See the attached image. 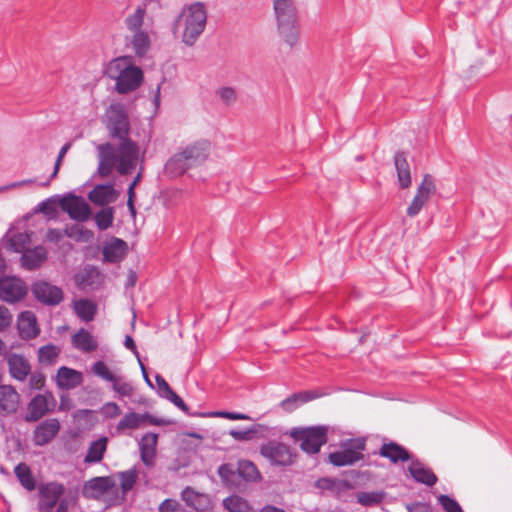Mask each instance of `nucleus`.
Masks as SVG:
<instances>
[{
  "label": "nucleus",
  "mask_w": 512,
  "mask_h": 512,
  "mask_svg": "<svg viewBox=\"0 0 512 512\" xmlns=\"http://www.w3.org/2000/svg\"><path fill=\"white\" fill-rule=\"evenodd\" d=\"M98 173L109 176L115 168L120 175L130 174L138 164L139 146L129 139L119 140L117 147L111 143L99 145Z\"/></svg>",
  "instance_id": "nucleus-1"
},
{
  "label": "nucleus",
  "mask_w": 512,
  "mask_h": 512,
  "mask_svg": "<svg viewBox=\"0 0 512 512\" xmlns=\"http://www.w3.org/2000/svg\"><path fill=\"white\" fill-rule=\"evenodd\" d=\"M105 75L115 81V91L127 94L137 90L144 81L142 69L135 65L132 56L112 59L105 67Z\"/></svg>",
  "instance_id": "nucleus-2"
},
{
  "label": "nucleus",
  "mask_w": 512,
  "mask_h": 512,
  "mask_svg": "<svg viewBox=\"0 0 512 512\" xmlns=\"http://www.w3.org/2000/svg\"><path fill=\"white\" fill-rule=\"evenodd\" d=\"M207 24V10L202 2H195L183 7L175 21L174 31L182 28V41L192 46L204 32Z\"/></svg>",
  "instance_id": "nucleus-3"
},
{
  "label": "nucleus",
  "mask_w": 512,
  "mask_h": 512,
  "mask_svg": "<svg viewBox=\"0 0 512 512\" xmlns=\"http://www.w3.org/2000/svg\"><path fill=\"white\" fill-rule=\"evenodd\" d=\"M274 13L281 38L293 47L299 39L298 11L293 0H275Z\"/></svg>",
  "instance_id": "nucleus-4"
},
{
  "label": "nucleus",
  "mask_w": 512,
  "mask_h": 512,
  "mask_svg": "<svg viewBox=\"0 0 512 512\" xmlns=\"http://www.w3.org/2000/svg\"><path fill=\"white\" fill-rule=\"evenodd\" d=\"M259 453L271 466L281 468L294 465L298 457L296 449L275 439L262 443Z\"/></svg>",
  "instance_id": "nucleus-5"
},
{
  "label": "nucleus",
  "mask_w": 512,
  "mask_h": 512,
  "mask_svg": "<svg viewBox=\"0 0 512 512\" xmlns=\"http://www.w3.org/2000/svg\"><path fill=\"white\" fill-rule=\"evenodd\" d=\"M328 429L325 426H313L306 428H293L289 435L300 442V448L309 455L318 454L321 447L327 443Z\"/></svg>",
  "instance_id": "nucleus-6"
},
{
  "label": "nucleus",
  "mask_w": 512,
  "mask_h": 512,
  "mask_svg": "<svg viewBox=\"0 0 512 512\" xmlns=\"http://www.w3.org/2000/svg\"><path fill=\"white\" fill-rule=\"evenodd\" d=\"M106 118L111 138L118 139V141L129 139L130 122L122 104H111L106 111Z\"/></svg>",
  "instance_id": "nucleus-7"
},
{
  "label": "nucleus",
  "mask_w": 512,
  "mask_h": 512,
  "mask_svg": "<svg viewBox=\"0 0 512 512\" xmlns=\"http://www.w3.org/2000/svg\"><path fill=\"white\" fill-rule=\"evenodd\" d=\"M365 441L349 439L341 444V450L329 454V462L337 467L350 466L363 459Z\"/></svg>",
  "instance_id": "nucleus-8"
},
{
  "label": "nucleus",
  "mask_w": 512,
  "mask_h": 512,
  "mask_svg": "<svg viewBox=\"0 0 512 512\" xmlns=\"http://www.w3.org/2000/svg\"><path fill=\"white\" fill-rule=\"evenodd\" d=\"M436 190L437 186L435 178L430 174H425L416 189L415 196L407 207V216L411 218L416 217L428 203L430 198L436 193Z\"/></svg>",
  "instance_id": "nucleus-9"
},
{
  "label": "nucleus",
  "mask_w": 512,
  "mask_h": 512,
  "mask_svg": "<svg viewBox=\"0 0 512 512\" xmlns=\"http://www.w3.org/2000/svg\"><path fill=\"white\" fill-rule=\"evenodd\" d=\"M144 423L155 426H165L172 423V421L164 418L155 417L148 412L138 414L136 412L126 413L116 425V431L123 433L126 430H136Z\"/></svg>",
  "instance_id": "nucleus-10"
},
{
  "label": "nucleus",
  "mask_w": 512,
  "mask_h": 512,
  "mask_svg": "<svg viewBox=\"0 0 512 512\" xmlns=\"http://www.w3.org/2000/svg\"><path fill=\"white\" fill-rule=\"evenodd\" d=\"M59 205L71 219L77 221H86L91 215V209L86 201L71 193L60 199Z\"/></svg>",
  "instance_id": "nucleus-11"
},
{
  "label": "nucleus",
  "mask_w": 512,
  "mask_h": 512,
  "mask_svg": "<svg viewBox=\"0 0 512 512\" xmlns=\"http://www.w3.org/2000/svg\"><path fill=\"white\" fill-rule=\"evenodd\" d=\"M32 293L38 301L50 306L58 305L63 299L62 289L46 281L35 282Z\"/></svg>",
  "instance_id": "nucleus-12"
},
{
  "label": "nucleus",
  "mask_w": 512,
  "mask_h": 512,
  "mask_svg": "<svg viewBox=\"0 0 512 512\" xmlns=\"http://www.w3.org/2000/svg\"><path fill=\"white\" fill-rule=\"evenodd\" d=\"M27 293L25 283L15 277H6L0 280V299L14 303L21 300Z\"/></svg>",
  "instance_id": "nucleus-13"
},
{
  "label": "nucleus",
  "mask_w": 512,
  "mask_h": 512,
  "mask_svg": "<svg viewBox=\"0 0 512 512\" xmlns=\"http://www.w3.org/2000/svg\"><path fill=\"white\" fill-rule=\"evenodd\" d=\"M55 405V399L52 394H37L28 404L26 419L28 421H37L41 419L50 407Z\"/></svg>",
  "instance_id": "nucleus-14"
},
{
  "label": "nucleus",
  "mask_w": 512,
  "mask_h": 512,
  "mask_svg": "<svg viewBox=\"0 0 512 512\" xmlns=\"http://www.w3.org/2000/svg\"><path fill=\"white\" fill-rule=\"evenodd\" d=\"M60 430V422L55 418L46 419L34 430L33 442L37 446L50 443Z\"/></svg>",
  "instance_id": "nucleus-15"
},
{
  "label": "nucleus",
  "mask_w": 512,
  "mask_h": 512,
  "mask_svg": "<svg viewBox=\"0 0 512 512\" xmlns=\"http://www.w3.org/2000/svg\"><path fill=\"white\" fill-rule=\"evenodd\" d=\"M20 404V395L11 385H0V415L15 413Z\"/></svg>",
  "instance_id": "nucleus-16"
},
{
  "label": "nucleus",
  "mask_w": 512,
  "mask_h": 512,
  "mask_svg": "<svg viewBox=\"0 0 512 512\" xmlns=\"http://www.w3.org/2000/svg\"><path fill=\"white\" fill-rule=\"evenodd\" d=\"M181 499L187 506L199 512H206L211 508L209 496L207 494L197 492L189 486L181 492Z\"/></svg>",
  "instance_id": "nucleus-17"
},
{
  "label": "nucleus",
  "mask_w": 512,
  "mask_h": 512,
  "mask_svg": "<svg viewBox=\"0 0 512 512\" xmlns=\"http://www.w3.org/2000/svg\"><path fill=\"white\" fill-rule=\"evenodd\" d=\"M83 382V375L81 372L62 366L57 370L56 384L62 390H71Z\"/></svg>",
  "instance_id": "nucleus-18"
},
{
  "label": "nucleus",
  "mask_w": 512,
  "mask_h": 512,
  "mask_svg": "<svg viewBox=\"0 0 512 512\" xmlns=\"http://www.w3.org/2000/svg\"><path fill=\"white\" fill-rule=\"evenodd\" d=\"M118 192L113 184L96 185L88 194V198L96 205L104 206L117 200Z\"/></svg>",
  "instance_id": "nucleus-19"
},
{
  "label": "nucleus",
  "mask_w": 512,
  "mask_h": 512,
  "mask_svg": "<svg viewBox=\"0 0 512 512\" xmlns=\"http://www.w3.org/2000/svg\"><path fill=\"white\" fill-rule=\"evenodd\" d=\"M7 363L10 375L18 380L24 381L31 372L29 361L22 355L11 353L7 356Z\"/></svg>",
  "instance_id": "nucleus-20"
},
{
  "label": "nucleus",
  "mask_w": 512,
  "mask_h": 512,
  "mask_svg": "<svg viewBox=\"0 0 512 512\" xmlns=\"http://www.w3.org/2000/svg\"><path fill=\"white\" fill-rule=\"evenodd\" d=\"M408 471L412 478L418 483H422L427 486H433L437 482V476L433 473V471L418 459H412L410 461Z\"/></svg>",
  "instance_id": "nucleus-21"
},
{
  "label": "nucleus",
  "mask_w": 512,
  "mask_h": 512,
  "mask_svg": "<svg viewBox=\"0 0 512 512\" xmlns=\"http://www.w3.org/2000/svg\"><path fill=\"white\" fill-rule=\"evenodd\" d=\"M315 486L324 491L331 492L336 497H342L345 493L353 489V485L348 480L335 478H320L315 482Z\"/></svg>",
  "instance_id": "nucleus-22"
},
{
  "label": "nucleus",
  "mask_w": 512,
  "mask_h": 512,
  "mask_svg": "<svg viewBox=\"0 0 512 512\" xmlns=\"http://www.w3.org/2000/svg\"><path fill=\"white\" fill-rule=\"evenodd\" d=\"M125 40L127 47H131L138 57L145 56L151 46L150 36L146 30L130 33L126 35Z\"/></svg>",
  "instance_id": "nucleus-23"
},
{
  "label": "nucleus",
  "mask_w": 512,
  "mask_h": 512,
  "mask_svg": "<svg viewBox=\"0 0 512 512\" xmlns=\"http://www.w3.org/2000/svg\"><path fill=\"white\" fill-rule=\"evenodd\" d=\"M18 330L22 338L33 339L38 336L39 328L37 326L36 316L31 311H24L18 317Z\"/></svg>",
  "instance_id": "nucleus-24"
},
{
  "label": "nucleus",
  "mask_w": 512,
  "mask_h": 512,
  "mask_svg": "<svg viewBox=\"0 0 512 512\" xmlns=\"http://www.w3.org/2000/svg\"><path fill=\"white\" fill-rule=\"evenodd\" d=\"M127 243L120 238H113L103 247L104 260L110 263L121 261L127 253Z\"/></svg>",
  "instance_id": "nucleus-25"
},
{
  "label": "nucleus",
  "mask_w": 512,
  "mask_h": 512,
  "mask_svg": "<svg viewBox=\"0 0 512 512\" xmlns=\"http://www.w3.org/2000/svg\"><path fill=\"white\" fill-rule=\"evenodd\" d=\"M379 455L393 463L411 461L413 459L403 446L395 442L384 443L379 450Z\"/></svg>",
  "instance_id": "nucleus-26"
},
{
  "label": "nucleus",
  "mask_w": 512,
  "mask_h": 512,
  "mask_svg": "<svg viewBox=\"0 0 512 512\" xmlns=\"http://www.w3.org/2000/svg\"><path fill=\"white\" fill-rule=\"evenodd\" d=\"M109 439L106 436H101L96 440H93L87 449L84 457L85 464H97L100 463L104 454L107 451Z\"/></svg>",
  "instance_id": "nucleus-27"
},
{
  "label": "nucleus",
  "mask_w": 512,
  "mask_h": 512,
  "mask_svg": "<svg viewBox=\"0 0 512 512\" xmlns=\"http://www.w3.org/2000/svg\"><path fill=\"white\" fill-rule=\"evenodd\" d=\"M210 151V142L207 140H200L191 145H188L183 152L193 166L201 164L206 160Z\"/></svg>",
  "instance_id": "nucleus-28"
},
{
  "label": "nucleus",
  "mask_w": 512,
  "mask_h": 512,
  "mask_svg": "<svg viewBox=\"0 0 512 512\" xmlns=\"http://www.w3.org/2000/svg\"><path fill=\"white\" fill-rule=\"evenodd\" d=\"M158 435L156 433H146L142 436L139 447L141 460L146 466H151L156 453Z\"/></svg>",
  "instance_id": "nucleus-29"
},
{
  "label": "nucleus",
  "mask_w": 512,
  "mask_h": 512,
  "mask_svg": "<svg viewBox=\"0 0 512 512\" xmlns=\"http://www.w3.org/2000/svg\"><path fill=\"white\" fill-rule=\"evenodd\" d=\"M394 164L397 171L399 188H409L412 183V178L406 155L403 152H397L394 156Z\"/></svg>",
  "instance_id": "nucleus-30"
},
{
  "label": "nucleus",
  "mask_w": 512,
  "mask_h": 512,
  "mask_svg": "<svg viewBox=\"0 0 512 512\" xmlns=\"http://www.w3.org/2000/svg\"><path fill=\"white\" fill-rule=\"evenodd\" d=\"M46 259L47 251L43 246L27 249L21 256L22 266L27 270H35L39 268Z\"/></svg>",
  "instance_id": "nucleus-31"
},
{
  "label": "nucleus",
  "mask_w": 512,
  "mask_h": 512,
  "mask_svg": "<svg viewBox=\"0 0 512 512\" xmlns=\"http://www.w3.org/2000/svg\"><path fill=\"white\" fill-rule=\"evenodd\" d=\"M64 492V485L57 482H50L40 487V495L47 509H52Z\"/></svg>",
  "instance_id": "nucleus-32"
},
{
  "label": "nucleus",
  "mask_w": 512,
  "mask_h": 512,
  "mask_svg": "<svg viewBox=\"0 0 512 512\" xmlns=\"http://www.w3.org/2000/svg\"><path fill=\"white\" fill-rule=\"evenodd\" d=\"M193 167L183 151L174 154L166 163L165 169L171 176H180Z\"/></svg>",
  "instance_id": "nucleus-33"
},
{
  "label": "nucleus",
  "mask_w": 512,
  "mask_h": 512,
  "mask_svg": "<svg viewBox=\"0 0 512 512\" xmlns=\"http://www.w3.org/2000/svg\"><path fill=\"white\" fill-rule=\"evenodd\" d=\"M72 344L76 349L86 353L92 352L98 347L96 338L84 328L72 336Z\"/></svg>",
  "instance_id": "nucleus-34"
},
{
  "label": "nucleus",
  "mask_w": 512,
  "mask_h": 512,
  "mask_svg": "<svg viewBox=\"0 0 512 512\" xmlns=\"http://www.w3.org/2000/svg\"><path fill=\"white\" fill-rule=\"evenodd\" d=\"M73 309L76 315L85 322L92 321L97 312L96 304L88 299L75 300L73 302Z\"/></svg>",
  "instance_id": "nucleus-35"
},
{
  "label": "nucleus",
  "mask_w": 512,
  "mask_h": 512,
  "mask_svg": "<svg viewBox=\"0 0 512 512\" xmlns=\"http://www.w3.org/2000/svg\"><path fill=\"white\" fill-rule=\"evenodd\" d=\"M145 15H146L145 6H138L131 15H129L125 18V20H124L125 27L129 31V33L144 30L142 27L144 24Z\"/></svg>",
  "instance_id": "nucleus-36"
},
{
  "label": "nucleus",
  "mask_w": 512,
  "mask_h": 512,
  "mask_svg": "<svg viewBox=\"0 0 512 512\" xmlns=\"http://www.w3.org/2000/svg\"><path fill=\"white\" fill-rule=\"evenodd\" d=\"M14 473L25 489L28 491H33L35 489L36 483L28 465L25 463H19L15 467Z\"/></svg>",
  "instance_id": "nucleus-37"
},
{
  "label": "nucleus",
  "mask_w": 512,
  "mask_h": 512,
  "mask_svg": "<svg viewBox=\"0 0 512 512\" xmlns=\"http://www.w3.org/2000/svg\"><path fill=\"white\" fill-rule=\"evenodd\" d=\"M237 472L245 481H256L261 478V474L257 466L249 460L239 461Z\"/></svg>",
  "instance_id": "nucleus-38"
},
{
  "label": "nucleus",
  "mask_w": 512,
  "mask_h": 512,
  "mask_svg": "<svg viewBox=\"0 0 512 512\" xmlns=\"http://www.w3.org/2000/svg\"><path fill=\"white\" fill-rule=\"evenodd\" d=\"M223 506L229 512H250V506L247 501L237 495L224 499Z\"/></svg>",
  "instance_id": "nucleus-39"
},
{
  "label": "nucleus",
  "mask_w": 512,
  "mask_h": 512,
  "mask_svg": "<svg viewBox=\"0 0 512 512\" xmlns=\"http://www.w3.org/2000/svg\"><path fill=\"white\" fill-rule=\"evenodd\" d=\"M316 396L310 392H302V393H295L292 396L286 398L281 402V406L286 411H292L297 407V402L305 403L312 399H314Z\"/></svg>",
  "instance_id": "nucleus-40"
},
{
  "label": "nucleus",
  "mask_w": 512,
  "mask_h": 512,
  "mask_svg": "<svg viewBox=\"0 0 512 512\" xmlns=\"http://www.w3.org/2000/svg\"><path fill=\"white\" fill-rule=\"evenodd\" d=\"M138 478L136 467L119 473L120 487L123 493L130 491L135 485Z\"/></svg>",
  "instance_id": "nucleus-41"
},
{
  "label": "nucleus",
  "mask_w": 512,
  "mask_h": 512,
  "mask_svg": "<svg viewBox=\"0 0 512 512\" xmlns=\"http://www.w3.org/2000/svg\"><path fill=\"white\" fill-rule=\"evenodd\" d=\"M114 219V209L112 207L104 208L95 215V222L100 230H106L112 226Z\"/></svg>",
  "instance_id": "nucleus-42"
},
{
  "label": "nucleus",
  "mask_w": 512,
  "mask_h": 512,
  "mask_svg": "<svg viewBox=\"0 0 512 512\" xmlns=\"http://www.w3.org/2000/svg\"><path fill=\"white\" fill-rule=\"evenodd\" d=\"M112 388L113 390L120 396V397H130L132 396L134 392L133 385L126 381L121 376H116L115 380L112 382Z\"/></svg>",
  "instance_id": "nucleus-43"
},
{
  "label": "nucleus",
  "mask_w": 512,
  "mask_h": 512,
  "mask_svg": "<svg viewBox=\"0 0 512 512\" xmlns=\"http://www.w3.org/2000/svg\"><path fill=\"white\" fill-rule=\"evenodd\" d=\"M384 499V493L372 492H359L357 494V501L363 506H373L381 503Z\"/></svg>",
  "instance_id": "nucleus-44"
},
{
  "label": "nucleus",
  "mask_w": 512,
  "mask_h": 512,
  "mask_svg": "<svg viewBox=\"0 0 512 512\" xmlns=\"http://www.w3.org/2000/svg\"><path fill=\"white\" fill-rule=\"evenodd\" d=\"M59 348L49 344L41 347L38 351V358L41 363L51 364L59 355Z\"/></svg>",
  "instance_id": "nucleus-45"
},
{
  "label": "nucleus",
  "mask_w": 512,
  "mask_h": 512,
  "mask_svg": "<svg viewBox=\"0 0 512 512\" xmlns=\"http://www.w3.org/2000/svg\"><path fill=\"white\" fill-rule=\"evenodd\" d=\"M86 487L105 493L113 487V481L109 477H95L87 482Z\"/></svg>",
  "instance_id": "nucleus-46"
},
{
  "label": "nucleus",
  "mask_w": 512,
  "mask_h": 512,
  "mask_svg": "<svg viewBox=\"0 0 512 512\" xmlns=\"http://www.w3.org/2000/svg\"><path fill=\"white\" fill-rule=\"evenodd\" d=\"M99 272L93 267L85 268L84 271L78 273L75 277L77 284L87 287L93 284L92 278L97 277Z\"/></svg>",
  "instance_id": "nucleus-47"
},
{
  "label": "nucleus",
  "mask_w": 512,
  "mask_h": 512,
  "mask_svg": "<svg viewBox=\"0 0 512 512\" xmlns=\"http://www.w3.org/2000/svg\"><path fill=\"white\" fill-rule=\"evenodd\" d=\"M92 372L106 380V381H109V382H112L113 380H115L116 378V375H114L108 368V366L103 362V361H97L93 364L92 368H91Z\"/></svg>",
  "instance_id": "nucleus-48"
},
{
  "label": "nucleus",
  "mask_w": 512,
  "mask_h": 512,
  "mask_svg": "<svg viewBox=\"0 0 512 512\" xmlns=\"http://www.w3.org/2000/svg\"><path fill=\"white\" fill-rule=\"evenodd\" d=\"M73 234V228L65 230L51 228L47 231L46 240L52 243H58L64 236L72 237Z\"/></svg>",
  "instance_id": "nucleus-49"
},
{
  "label": "nucleus",
  "mask_w": 512,
  "mask_h": 512,
  "mask_svg": "<svg viewBox=\"0 0 512 512\" xmlns=\"http://www.w3.org/2000/svg\"><path fill=\"white\" fill-rule=\"evenodd\" d=\"M100 413L106 419H115L121 414V409L115 402H107L101 407Z\"/></svg>",
  "instance_id": "nucleus-50"
},
{
  "label": "nucleus",
  "mask_w": 512,
  "mask_h": 512,
  "mask_svg": "<svg viewBox=\"0 0 512 512\" xmlns=\"http://www.w3.org/2000/svg\"><path fill=\"white\" fill-rule=\"evenodd\" d=\"M256 432L257 429L255 427H252L244 430L232 429L230 430L229 434L233 439L237 441H249L254 437Z\"/></svg>",
  "instance_id": "nucleus-51"
},
{
  "label": "nucleus",
  "mask_w": 512,
  "mask_h": 512,
  "mask_svg": "<svg viewBox=\"0 0 512 512\" xmlns=\"http://www.w3.org/2000/svg\"><path fill=\"white\" fill-rule=\"evenodd\" d=\"M438 500L446 512H463L458 502L447 495H440Z\"/></svg>",
  "instance_id": "nucleus-52"
},
{
  "label": "nucleus",
  "mask_w": 512,
  "mask_h": 512,
  "mask_svg": "<svg viewBox=\"0 0 512 512\" xmlns=\"http://www.w3.org/2000/svg\"><path fill=\"white\" fill-rule=\"evenodd\" d=\"M70 147H71V143L70 142H68V143H66V144H64L62 146V148L59 151L58 157L56 159L53 173L51 174L50 178L46 182H43V183L40 184L41 186H48L50 184L51 179L56 177V175H57V173L59 171V167H60L61 161L64 158V156L66 155V153L68 152V150L70 149Z\"/></svg>",
  "instance_id": "nucleus-53"
},
{
  "label": "nucleus",
  "mask_w": 512,
  "mask_h": 512,
  "mask_svg": "<svg viewBox=\"0 0 512 512\" xmlns=\"http://www.w3.org/2000/svg\"><path fill=\"white\" fill-rule=\"evenodd\" d=\"M159 512H186V510L177 500L166 499L160 504Z\"/></svg>",
  "instance_id": "nucleus-54"
},
{
  "label": "nucleus",
  "mask_w": 512,
  "mask_h": 512,
  "mask_svg": "<svg viewBox=\"0 0 512 512\" xmlns=\"http://www.w3.org/2000/svg\"><path fill=\"white\" fill-rule=\"evenodd\" d=\"M155 380L158 386V394L160 397H168L173 392L167 381L161 375L157 374L155 376Z\"/></svg>",
  "instance_id": "nucleus-55"
},
{
  "label": "nucleus",
  "mask_w": 512,
  "mask_h": 512,
  "mask_svg": "<svg viewBox=\"0 0 512 512\" xmlns=\"http://www.w3.org/2000/svg\"><path fill=\"white\" fill-rule=\"evenodd\" d=\"M12 323V315L8 308L0 306V332L8 328Z\"/></svg>",
  "instance_id": "nucleus-56"
},
{
  "label": "nucleus",
  "mask_w": 512,
  "mask_h": 512,
  "mask_svg": "<svg viewBox=\"0 0 512 512\" xmlns=\"http://www.w3.org/2000/svg\"><path fill=\"white\" fill-rule=\"evenodd\" d=\"M218 475L225 482L232 481V477L235 475V471L230 464H222L218 468Z\"/></svg>",
  "instance_id": "nucleus-57"
},
{
  "label": "nucleus",
  "mask_w": 512,
  "mask_h": 512,
  "mask_svg": "<svg viewBox=\"0 0 512 512\" xmlns=\"http://www.w3.org/2000/svg\"><path fill=\"white\" fill-rule=\"evenodd\" d=\"M219 96L226 104H230L236 100V92L231 87L221 88L219 90Z\"/></svg>",
  "instance_id": "nucleus-58"
},
{
  "label": "nucleus",
  "mask_w": 512,
  "mask_h": 512,
  "mask_svg": "<svg viewBox=\"0 0 512 512\" xmlns=\"http://www.w3.org/2000/svg\"><path fill=\"white\" fill-rule=\"evenodd\" d=\"M165 399L169 400L176 407L181 409L184 413L189 414L188 406L185 404L182 398L179 397L174 391L168 397H165Z\"/></svg>",
  "instance_id": "nucleus-59"
},
{
  "label": "nucleus",
  "mask_w": 512,
  "mask_h": 512,
  "mask_svg": "<svg viewBox=\"0 0 512 512\" xmlns=\"http://www.w3.org/2000/svg\"><path fill=\"white\" fill-rule=\"evenodd\" d=\"M45 377L41 373H33L29 379V386L32 389H39L43 386Z\"/></svg>",
  "instance_id": "nucleus-60"
},
{
  "label": "nucleus",
  "mask_w": 512,
  "mask_h": 512,
  "mask_svg": "<svg viewBox=\"0 0 512 512\" xmlns=\"http://www.w3.org/2000/svg\"><path fill=\"white\" fill-rule=\"evenodd\" d=\"M38 209L43 213L50 214L55 210L54 201L51 198L46 199L38 204Z\"/></svg>",
  "instance_id": "nucleus-61"
},
{
  "label": "nucleus",
  "mask_w": 512,
  "mask_h": 512,
  "mask_svg": "<svg viewBox=\"0 0 512 512\" xmlns=\"http://www.w3.org/2000/svg\"><path fill=\"white\" fill-rule=\"evenodd\" d=\"M124 345L127 349L132 351L138 359H140L134 339L130 335L125 337Z\"/></svg>",
  "instance_id": "nucleus-62"
},
{
  "label": "nucleus",
  "mask_w": 512,
  "mask_h": 512,
  "mask_svg": "<svg viewBox=\"0 0 512 512\" xmlns=\"http://www.w3.org/2000/svg\"><path fill=\"white\" fill-rule=\"evenodd\" d=\"M226 419L229 420H249L250 417L243 413H237V412H228V414L225 415Z\"/></svg>",
  "instance_id": "nucleus-63"
},
{
  "label": "nucleus",
  "mask_w": 512,
  "mask_h": 512,
  "mask_svg": "<svg viewBox=\"0 0 512 512\" xmlns=\"http://www.w3.org/2000/svg\"><path fill=\"white\" fill-rule=\"evenodd\" d=\"M260 512H285V510L272 505L264 506Z\"/></svg>",
  "instance_id": "nucleus-64"
}]
</instances>
